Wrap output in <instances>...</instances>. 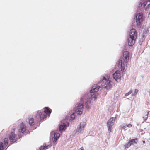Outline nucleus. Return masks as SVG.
I'll list each match as a JSON object with an SVG mask.
<instances>
[{"label":"nucleus","mask_w":150,"mask_h":150,"mask_svg":"<svg viewBox=\"0 0 150 150\" xmlns=\"http://www.w3.org/2000/svg\"><path fill=\"white\" fill-rule=\"evenodd\" d=\"M79 150H84L83 148V147H81L80 148Z\"/></svg>","instance_id":"7c9ffc66"},{"label":"nucleus","mask_w":150,"mask_h":150,"mask_svg":"<svg viewBox=\"0 0 150 150\" xmlns=\"http://www.w3.org/2000/svg\"><path fill=\"white\" fill-rule=\"evenodd\" d=\"M70 120H74L75 118V115L74 113L72 114L70 116Z\"/></svg>","instance_id":"393cba45"},{"label":"nucleus","mask_w":150,"mask_h":150,"mask_svg":"<svg viewBox=\"0 0 150 150\" xmlns=\"http://www.w3.org/2000/svg\"><path fill=\"white\" fill-rule=\"evenodd\" d=\"M59 125V130L60 131L65 130L66 129V126L64 123H61Z\"/></svg>","instance_id":"4468645a"},{"label":"nucleus","mask_w":150,"mask_h":150,"mask_svg":"<svg viewBox=\"0 0 150 150\" xmlns=\"http://www.w3.org/2000/svg\"><path fill=\"white\" fill-rule=\"evenodd\" d=\"M142 14L141 13H139L136 16V23L137 25H140L142 21Z\"/></svg>","instance_id":"423d86ee"},{"label":"nucleus","mask_w":150,"mask_h":150,"mask_svg":"<svg viewBox=\"0 0 150 150\" xmlns=\"http://www.w3.org/2000/svg\"><path fill=\"white\" fill-rule=\"evenodd\" d=\"M129 142L130 144H131V145L132 144H133L134 143L136 144L137 142V139H132Z\"/></svg>","instance_id":"aec40b11"},{"label":"nucleus","mask_w":150,"mask_h":150,"mask_svg":"<svg viewBox=\"0 0 150 150\" xmlns=\"http://www.w3.org/2000/svg\"><path fill=\"white\" fill-rule=\"evenodd\" d=\"M65 121L66 122H67V121L66 120H65Z\"/></svg>","instance_id":"72a5a7b5"},{"label":"nucleus","mask_w":150,"mask_h":150,"mask_svg":"<svg viewBox=\"0 0 150 150\" xmlns=\"http://www.w3.org/2000/svg\"><path fill=\"white\" fill-rule=\"evenodd\" d=\"M129 94H129L126 93V95H128Z\"/></svg>","instance_id":"473e14b6"},{"label":"nucleus","mask_w":150,"mask_h":150,"mask_svg":"<svg viewBox=\"0 0 150 150\" xmlns=\"http://www.w3.org/2000/svg\"><path fill=\"white\" fill-rule=\"evenodd\" d=\"M8 139L7 138H6L4 140V144L6 145V146L8 145Z\"/></svg>","instance_id":"a878e982"},{"label":"nucleus","mask_w":150,"mask_h":150,"mask_svg":"<svg viewBox=\"0 0 150 150\" xmlns=\"http://www.w3.org/2000/svg\"><path fill=\"white\" fill-rule=\"evenodd\" d=\"M137 34L136 30L135 29H132L129 32V37L136 38H137Z\"/></svg>","instance_id":"6e6552de"},{"label":"nucleus","mask_w":150,"mask_h":150,"mask_svg":"<svg viewBox=\"0 0 150 150\" xmlns=\"http://www.w3.org/2000/svg\"><path fill=\"white\" fill-rule=\"evenodd\" d=\"M7 146L2 142H0V150H5Z\"/></svg>","instance_id":"a211bd4d"},{"label":"nucleus","mask_w":150,"mask_h":150,"mask_svg":"<svg viewBox=\"0 0 150 150\" xmlns=\"http://www.w3.org/2000/svg\"><path fill=\"white\" fill-rule=\"evenodd\" d=\"M53 150H54V149H53Z\"/></svg>","instance_id":"f704fd0d"},{"label":"nucleus","mask_w":150,"mask_h":150,"mask_svg":"<svg viewBox=\"0 0 150 150\" xmlns=\"http://www.w3.org/2000/svg\"><path fill=\"white\" fill-rule=\"evenodd\" d=\"M51 146V144H44L40 148L39 150H46L50 148Z\"/></svg>","instance_id":"9b49d317"},{"label":"nucleus","mask_w":150,"mask_h":150,"mask_svg":"<svg viewBox=\"0 0 150 150\" xmlns=\"http://www.w3.org/2000/svg\"><path fill=\"white\" fill-rule=\"evenodd\" d=\"M40 117L41 118H45L46 117V115H44L43 116H42V114H40Z\"/></svg>","instance_id":"c85d7f7f"},{"label":"nucleus","mask_w":150,"mask_h":150,"mask_svg":"<svg viewBox=\"0 0 150 150\" xmlns=\"http://www.w3.org/2000/svg\"><path fill=\"white\" fill-rule=\"evenodd\" d=\"M81 103L77 104L74 108L75 112L77 114L81 115L82 114L83 108V103L82 102Z\"/></svg>","instance_id":"f03ea898"},{"label":"nucleus","mask_w":150,"mask_h":150,"mask_svg":"<svg viewBox=\"0 0 150 150\" xmlns=\"http://www.w3.org/2000/svg\"><path fill=\"white\" fill-rule=\"evenodd\" d=\"M138 91L137 89H135L134 90V94H136L138 92Z\"/></svg>","instance_id":"c756f323"},{"label":"nucleus","mask_w":150,"mask_h":150,"mask_svg":"<svg viewBox=\"0 0 150 150\" xmlns=\"http://www.w3.org/2000/svg\"><path fill=\"white\" fill-rule=\"evenodd\" d=\"M136 38L129 37L128 40V44L129 45L132 46L135 43Z\"/></svg>","instance_id":"9d476101"},{"label":"nucleus","mask_w":150,"mask_h":150,"mask_svg":"<svg viewBox=\"0 0 150 150\" xmlns=\"http://www.w3.org/2000/svg\"><path fill=\"white\" fill-rule=\"evenodd\" d=\"M98 95L94 94L91 96V99L93 100H95L97 98Z\"/></svg>","instance_id":"412c9836"},{"label":"nucleus","mask_w":150,"mask_h":150,"mask_svg":"<svg viewBox=\"0 0 150 150\" xmlns=\"http://www.w3.org/2000/svg\"><path fill=\"white\" fill-rule=\"evenodd\" d=\"M141 6L142 8H144L145 10H147L150 7V1H147L144 2L142 4Z\"/></svg>","instance_id":"1a4fd4ad"},{"label":"nucleus","mask_w":150,"mask_h":150,"mask_svg":"<svg viewBox=\"0 0 150 150\" xmlns=\"http://www.w3.org/2000/svg\"><path fill=\"white\" fill-rule=\"evenodd\" d=\"M123 62L122 61H120L118 64V65L119 67L121 68L122 69V67H123L124 64H123Z\"/></svg>","instance_id":"4be33fe9"},{"label":"nucleus","mask_w":150,"mask_h":150,"mask_svg":"<svg viewBox=\"0 0 150 150\" xmlns=\"http://www.w3.org/2000/svg\"><path fill=\"white\" fill-rule=\"evenodd\" d=\"M9 139L10 141L11 142H14L15 141V134L14 133L12 132L10 134Z\"/></svg>","instance_id":"f3484780"},{"label":"nucleus","mask_w":150,"mask_h":150,"mask_svg":"<svg viewBox=\"0 0 150 150\" xmlns=\"http://www.w3.org/2000/svg\"><path fill=\"white\" fill-rule=\"evenodd\" d=\"M115 118L113 117L111 118L108 121L107 127L108 130L110 132L111 130L112 127L115 121Z\"/></svg>","instance_id":"20e7f679"},{"label":"nucleus","mask_w":150,"mask_h":150,"mask_svg":"<svg viewBox=\"0 0 150 150\" xmlns=\"http://www.w3.org/2000/svg\"><path fill=\"white\" fill-rule=\"evenodd\" d=\"M86 124V122H81L80 124L79 127L76 130V133L79 134L82 132L84 130V127Z\"/></svg>","instance_id":"39448f33"},{"label":"nucleus","mask_w":150,"mask_h":150,"mask_svg":"<svg viewBox=\"0 0 150 150\" xmlns=\"http://www.w3.org/2000/svg\"><path fill=\"white\" fill-rule=\"evenodd\" d=\"M143 143H145V141H143Z\"/></svg>","instance_id":"2f4dec72"},{"label":"nucleus","mask_w":150,"mask_h":150,"mask_svg":"<svg viewBox=\"0 0 150 150\" xmlns=\"http://www.w3.org/2000/svg\"><path fill=\"white\" fill-rule=\"evenodd\" d=\"M101 85L103 88L106 90L110 89L112 86V82L111 79L109 76L103 78L102 80Z\"/></svg>","instance_id":"f257e3e1"},{"label":"nucleus","mask_w":150,"mask_h":150,"mask_svg":"<svg viewBox=\"0 0 150 150\" xmlns=\"http://www.w3.org/2000/svg\"><path fill=\"white\" fill-rule=\"evenodd\" d=\"M128 52L127 51H125L123 53V59L125 62H127L129 59Z\"/></svg>","instance_id":"ddd939ff"},{"label":"nucleus","mask_w":150,"mask_h":150,"mask_svg":"<svg viewBox=\"0 0 150 150\" xmlns=\"http://www.w3.org/2000/svg\"><path fill=\"white\" fill-rule=\"evenodd\" d=\"M44 112L47 115H49L51 112V110L48 107H46L44 108Z\"/></svg>","instance_id":"dca6fc26"},{"label":"nucleus","mask_w":150,"mask_h":150,"mask_svg":"<svg viewBox=\"0 0 150 150\" xmlns=\"http://www.w3.org/2000/svg\"><path fill=\"white\" fill-rule=\"evenodd\" d=\"M131 145V144H130L129 142L125 144L124 145V146L125 148H127L129 147Z\"/></svg>","instance_id":"b1692460"},{"label":"nucleus","mask_w":150,"mask_h":150,"mask_svg":"<svg viewBox=\"0 0 150 150\" xmlns=\"http://www.w3.org/2000/svg\"><path fill=\"white\" fill-rule=\"evenodd\" d=\"M90 102H88L86 103V108L87 109H89L90 108V107L89 105H87L88 104H90Z\"/></svg>","instance_id":"cd10ccee"},{"label":"nucleus","mask_w":150,"mask_h":150,"mask_svg":"<svg viewBox=\"0 0 150 150\" xmlns=\"http://www.w3.org/2000/svg\"><path fill=\"white\" fill-rule=\"evenodd\" d=\"M29 124L30 125H33L34 124L33 119V118H31L29 119Z\"/></svg>","instance_id":"5701e85b"},{"label":"nucleus","mask_w":150,"mask_h":150,"mask_svg":"<svg viewBox=\"0 0 150 150\" xmlns=\"http://www.w3.org/2000/svg\"><path fill=\"white\" fill-rule=\"evenodd\" d=\"M100 87L99 86L97 85H95L92 86V89L90 91L91 93H92L94 92H97L99 91Z\"/></svg>","instance_id":"f8f14e48"},{"label":"nucleus","mask_w":150,"mask_h":150,"mask_svg":"<svg viewBox=\"0 0 150 150\" xmlns=\"http://www.w3.org/2000/svg\"><path fill=\"white\" fill-rule=\"evenodd\" d=\"M132 125L130 124H123L121 125L120 127L122 128L125 129L126 127H128L129 128H130L132 127Z\"/></svg>","instance_id":"2eb2a0df"},{"label":"nucleus","mask_w":150,"mask_h":150,"mask_svg":"<svg viewBox=\"0 0 150 150\" xmlns=\"http://www.w3.org/2000/svg\"><path fill=\"white\" fill-rule=\"evenodd\" d=\"M59 133L54 131H53L51 133V139L54 143H55L59 137Z\"/></svg>","instance_id":"7ed1b4c3"},{"label":"nucleus","mask_w":150,"mask_h":150,"mask_svg":"<svg viewBox=\"0 0 150 150\" xmlns=\"http://www.w3.org/2000/svg\"><path fill=\"white\" fill-rule=\"evenodd\" d=\"M148 112L147 113H146V115H145V116L143 117V118H144V120H146L147 119V118L148 117Z\"/></svg>","instance_id":"bb28decb"},{"label":"nucleus","mask_w":150,"mask_h":150,"mask_svg":"<svg viewBox=\"0 0 150 150\" xmlns=\"http://www.w3.org/2000/svg\"><path fill=\"white\" fill-rule=\"evenodd\" d=\"M20 127L21 131L22 133L24 132L26 130V127L23 123L21 124Z\"/></svg>","instance_id":"6ab92c4d"},{"label":"nucleus","mask_w":150,"mask_h":150,"mask_svg":"<svg viewBox=\"0 0 150 150\" xmlns=\"http://www.w3.org/2000/svg\"><path fill=\"white\" fill-rule=\"evenodd\" d=\"M113 77L115 79L116 81L117 82H120L121 80V76L120 71H116L113 74Z\"/></svg>","instance_id":"0eeeda50"}]
</instances>
